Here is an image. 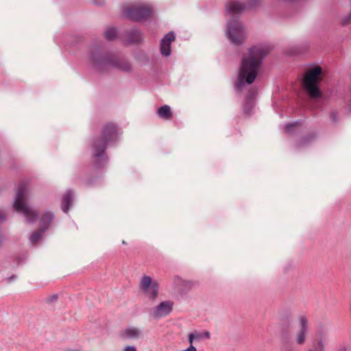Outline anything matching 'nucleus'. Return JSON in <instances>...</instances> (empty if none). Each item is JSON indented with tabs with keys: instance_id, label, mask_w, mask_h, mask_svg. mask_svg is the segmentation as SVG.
I'll return each mask as SVG.
<instances>
[{
	"instance_id": "obj_1",
	"label": "nucleus",
	"mask_w": 351,
	"mask_h": 351,
	"mask_svg": "<svg viewBox=\"0 0 351 351\" xmlns=\"http://www.w3.org/2000/svg\"><path fill=\"white\" fill-rule=\"evenodd\" d=\"M268 53L269 50L267 48L253 47L243 56L237 84L238 88H241L245 83L251 84L255 81L262 61Z\"/></svg>"
},
{
	"instance_id": "obj_2",
	"label": "nucleus",
	"mask_w": 351,
	"mask_h": 351,
	"mask_svg": "<svg viewBox=\"0 0 351 351\" xmlns=\"http://www.w3.org/2000/svg\"><path fill=\"white\" fill-rule=\"evenodd\" d=\"M323 78L322 69L319 66L311 68L306 72L303 78V86L311 99L322 97V93L319 84Z\"/></svg>"
},
{
	"instance_id": "obj_3",
	"label": "nucleus",
	"mask_w": 351,
	"mask_h": 351,
	"mask_svg": "<svg viewBox=\"0 0 351 351\" xmlns=\"http://www.w3.org/2000/svg\"><path fill=\"white\" fill-rule=\"evenodd\" d=\"M27 186L22 183L17 189L13 207L16 211L22 213L29 222H34L37 219L38 215L27 205Z\"/></svg>"
},
{
	"instance_id": "obj_4",
	"label": "nucleus",
	"mask_w": 351,
	"mask_h": 351,
	"mask_svg": "<svg viewBox=\"0 0 351 351\" xmlns=\"http://www.w3.org/2000/svg\"><path fill=\"white\" fill-rule=\"evenodd\" d=\"M93 63L96 68L101 71H105L110 68L117 69L123 71H129L131 69L130 63L117 54H108L100 60L93 59Z\"/></svg>"
},
{
	"instance_id": "obj_5",
	"label": "nucleus",
	"mask_w": 351,
	"mask_h": 351,
	"mask_svg": "<svg viewBox=\"0 0 351 351\" xmlns=\"http://www.w3.org/2000/svg\"><path fill=\"white\" fill-rule=\"evenodd\" d=\"M117 132L113 123L105 125L102 129L101 134L96 138L93 143V155L95 157H100L105 152L106 145L117 138Z\"/></svg>"
},
{
	"instance_id": "obj_6",
	"label": "nucleus",
	"mask_w": 351,
	"mask_h": 351,
	"mask_svg": "<svg viewBox=\"0 0 351 351\" xmlns=\"http://www.w3.org/2000/svg\"><path fill=\"white\" fill-rule=\"evenodd\" d=\"M124 14L132 20L140 21L152 17L153 10L147 5L132 4L125 7Z\"/></svg>"
},
{
	"instance_id": "obj_7",
	"label": "nucleus",
	"mask_w": 351,
	"mask_h": 351,
	"mask_svg": "<svg viewBox=\"0 0 351 351\" xmlns=\"http://www.w3.org/2000/svg\"><path fill=\"white\" fill-rule=\"evenodd\" d=\"M228 38L230 40L235 44L239 45L245 39V32L241 23L237 20L228 22Z\"/></svg>"
},
{
	"instance_id": "obj_8",
	"label": "nucleus",
	"mask_w": 351,
	"mask_h": 351,
	"mask_svg": "<svg viewBox=\"0 0 351 351\" xmlns=\"http://www.w3.org/2000/svg\"><path fill=\"white\" fill-rule=\"evenodd\" d=\"M139 289L148 298L154 300L158 293V284L156 280H152L150 276H144L139 282Z\"/></svg>"
},
{
	"instance_id": "obj_9",
	"label": "nucleus",
	"mask_w": 351,
	"mask_h": 351,
	"mask_svg": "<svg viewBox=\"0 0 351 351\" xmlns=\"http://www.w3.org/2000/svg\"><path fill=\"white\" fill-rule=\"evenodd\" d=\"M261 0H247V4L245 5L239 1L230 0L226 5V11L232 14H240L244 10L252 9L257 6Z\"/></svg>"
},
{
	"instance_id": "obj_10",
	"label": "nucleus",
	"mask_w": 351,
	"mask_h": 351,
	"mask_svg": "<svg viewBox=\"0 0 351 351\" xmlns=\"http://www.w3.org/2000/svg\"><path fill=\"white\" fill-rule=\"evenodd\" d=\"M299 330L294 337L295 342L300 346L305 343L308 332V319L305 316H300L298 319Z\"/></svg>"
},
{
	"instance_id": "obj_11",
	"label": "nucleus",
	"mask_w": 351,
	"mask_h": 351,
	"mask_svg": "<svg viewBox=\"0 0 351 351\" xmlns=\"http://www.w3.org/2000/svg\"><path fill=\"white\" fill-rule=\"evenodd\" d=\"M173 302L171 301H165L160 303L153 311L152 315L155 318H161L167 316L172 311Z\"/></svg>"
},
{
	"instance_id": "obj_12",
	"label": "nucleus",
	"mask_w": 351,
	"mask_h": 351,
	"mask_svg": "<svg viewBox=\"0 0 351 351\" xmlns=\"http://www.w3.org/2000/svg\"><path fill=\"white\" fill-rule=\"evenodd\" d=\"M175 40V35L173 32H169L162 38L160 43L161 53L168 56L171 53V43Z\"/></svg>"
},
{
	"instance_id": "obj_13",
	"label": "nucleus",
	"mask_w": 351,
	"mask_h": 351,
	"mask_svg": "<svg viewBox=\"0 0 351 351\" xmlns=\"http://www.w3.org/2000/svg\"><path fill=\"white\" fill-rule=\"evenodd\" d=\"M327 338L323 333H319L313 340V347L309 351H324Z\"/></svg>"
},
{
	"instance_id": "obj_14",
	"label": "nucleus",
	"mask_w": 351,
	"mask_h": 351,
	"mask_svg": "<svg viewBox=\"0 0 351 351\" xmlns=\"http://www.w3.org/2000/svg\"><path fill=\"white\" fill-rule=\"evenodd\" d=\"M141 335V331L139 328L131 327L121 331V336L124 339H138Z\"/></svg>"
},
{
	"instance_id": "obj_15",
	"label": "nucleus",
	"mask_w": 351,
	"mask_h": 351,
	"mask_svg": "<svg viewBox=\"0 0 351 351\" xmlns=\"http://www.w3.org/2000/svg\"><path fill=\"white\" fill-rule=\"evenodd\" d=\"M73 199L71 191H67L62 197V208L64 213H67L69 210Z\"/></svg>"
},
{
	"instance_id": "obj_16",
	"label": "nucleus",
	"mask_w": 351,
	"mask_h": 351,
	"mask_svg": "<svg viewBox=\"0 0 351 351\" xmlns=\"http://www.w3.org/2000/svg\"><path fill=\"white\" fill-rule=\"evenodd\" d=\"M158 114L160 118L165 120H169L172 118L170 107L167 105L162 106L158 109Z\"/></svg>"
},
{
	"instance_id": "obj_17",
	"label": "nucleus",
	"mask_w": 351,
	"mask_h": 351,
	"mask_svg": "<svg viewBox=\"0 0 351 351\" xmlns=\"http://www.w3.org/2000/svg\"><path fill=\"white\" fill-rule=\"evenodd\" d=\"M53 217V213L50 212H46L42 216L40 219V228H43L45 230H47L49 227L50 223L51 222Z\"/></svg>"
},
{
	"instance_id": "obj_18",
	"label": "nucleus",
	"mask_w": 351,
	"mask_h": 351,
	"mask_svg": "<svg viewBox=\"0 0 351 351\" xmlns=\"http://www.w3.org/2000/svg\"><path fill=\"white\" fill-rule=\"evenodd\" d=\"M43 228H39L38 230L34 232L30 237L29 239L32 244H36L41 238L43 232L45 231Z\"/></svg>"
},
{
	"instance_id": "obj_19",
	"label": "nucleus",
	"mask_w": 351,
	"mask_h": 351,
	"mask_svg": "<svg viewBox=\"0 0 351 351\" xmlns=\"http://www.w3.org/2000/svg\"><path fill=\"white\" fill-rule=\"evenodd\" d=\"M117 36V32L115 28L110 27L106 29L104 33L105 38L108 40H112L116 38Z\"/></svg>"
},
{
	"instance_id": "obj_20",
	"label": "nucleus",
	"mask_w": 351,
	"mask_h": 351,
	"mask_svg": "<svg viewBox=\"0 0 351 351\" xmlns=\"http://www.w3.org/2000/svg\"><path fill=\"white\" fill-rule=\"evenodd\" d=\"M341 23L342 25H348L351 23V11L347 16L341 19Z\"/></svg>"
},
{
	"instance_id": "obj_21",
	"label": "nucleus",
	"mask_w": 351,
	"mask_h": 351,
	"mask_svg": "<svg viewBox=\"0 0 351 351\" xmlns=\"http://www.w3.org/2000/svg\"><path fill=\"white\" fill-rule=\"evenodd\" d=\"M58 299V295L54 294L53 295H51L47 298V302H52L53 301H56Z\"/></svg>"
},
{
	"instance_id": "obj_22",
	"label": "nucleus",
	"mask_w": 351,
	"mask_h": 351,
	"mask_svg": "<svg viewBox=\"0 0 351 351\" xmlns=\"http://www.w3.org/2000/svg\"><path fill=\"white\" fill-rule=\"evenodd\" d=\"M124 351H137L134 346H127L124 349Z\"/></svg>"
},
{
	"instance_id": "obj_23",
	"label": "nucleus",
	"mask_w": 351,
	"mask_h": 351,
	"mask_svg": "<svg viewBox=\"0 0 351 351\" xmlns=\"http://www.w3.org/2000/svg\"><path fill=\"white\" fill-rule=\"evenodd\" d=\"M336 115L335 112H332L330 114V117L334 121H335Z\"/></svg>"
},
{
	"instance_id": "obj_24",
	"label": "nucleus",
	"mask_w": 351,
	"mask_h": 351,
	"mask_svg": "<svg viewBox=\"0 0 351 351\" xmlns=\"http://www.w3.org/2000/svg\"><path fill=\"white\" fill-rule=\"evenodd\" d=\"M195 340H200L202 338V335L199 333L195 334Z\"/></svg>"
},
{
	"instance_id": "obj_25",
	"label": "nucleus",
	"mask_w": 351,
	"mask_h": 351,
	"mask_svg": "<svg viewBox=\"0 0 351 351\" xmlns=\"http://www.w3.org/2000/svg\"><path fill=\"white\" fill-rule=\"evenodd\" d=\"M292 126H293V125H292V124H287V125H286V129H287V131H289V130H290V129H291V128Z\"/></svg>"
},
{
	"instance_id": "obj_26",
	"label": "nucleus",
	"mask_w": 351,
	"mask_h": 351,
	"mask_svg": "<svg viewBox=\"0 0 351 351\" xmlns=\"http://www.w3.org/2000/svg\"><path fill=\"white\" fill-rule=\"evenodd\" d=\"M3 240V237L2 236H0V246L2 245Z\"/></svg>"
},
{
	"instance_id": "obj_27",
	"label": "nucleus",
	"mask_w": 351,
	"mask_h": 351,
	"mask_svg": "<svg viewBox=\"0 0 351 351\" xmlns=\"http://www.w3.org/2000/svg\"><path fill=\"white\" fill-rule=\"evenodd\" d=\"M346 350H347V349H346V347H343V348H341L339 349V351H346Z\"/></svg>"
},
{
	"instance_id": "obj_28",
	"label": "nucleus",
	"mask_w": 351,
	"mask_h": 351,
	"mask_svg": "<svg viewBox=\"0 0 351 351\" xmlns=\"http://www.w3.org/2000/svg\"><path fill=\"white\" fill-rule=\"evenodd\" d=\"M64 351H80L79 350L66 349Z\"/></svg>"
},
{
	"instance_id": "obj_29",
	"label": "nucleus",
	"mask_w": 351,
	"mask_h": 351,
	"mask_svg": "<svg viewBox=\"0 0 351 351\" xmlns=\"http://www.w3.org/2000/svg\"><path fill=\"white\" fill-rule=\"evenodd\" d=\"M206 336H207V337H209V333H208H208H206Z\"/></svg>"
},
{
	"instance_id": "obj_30",
	"label": "nucleus",
	"mask_w": 351,
	"mask_h": 351,
	"mask_svg": "<svg viewBox=\"0 0 351 351\" xmlns=\"http://www.w3.org/2000/svg\"><path fill=\"white\" fill-rule=\"evenodd\" d=\"M95 3H99L100 2L99 1H95Z\"/></svg>"
}]
</instances>
